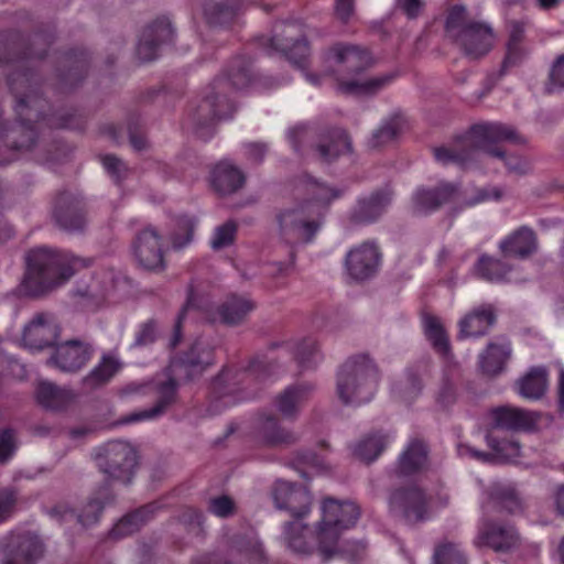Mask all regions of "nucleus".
<instances>
[{"instance_id":"obj_1","label":"nucleus","mask_w":564,"mask_h":564,"mask_svg":"<svg viewBox=\"0 0 564 564\" xmlns=\"http://www.w3.org/2000/svg\"><path fill=\"white\" fill-rule=\"evenodd\" d=\"M25 259L26 270L20 292L31 297L43 295L94 262L91 258H82L68 251L46 247L30 250Z\"/></svg>"},{"instance_id":"obj_2","label":"nucleus","mask_w":564,"mask_h":564,"mask_svg":"<svg viewBox=\"0 0 564 564\" xmlns=\"http://www.w3.org/2000/svg\"><path fill=\"white\" fill-rule=\"evenodd\" d=\"M250 63L245 57L235 58L224 76L217 77L206 88L203 99L192 109L191 118L196 132L213 126L217 120L230 118L235 105L229 98L230 89H243L251 83Z\"/></svg>"},{"instance_id":"obj_3","label":"nucleus","mask_w":564,"mask_h":564,"mask_svg":"<svg viewBox=\"0 0 564 564\" xmlns=\"http://www.w3.org/2000/svg\"><path fill=\"white\" fill-rule=\"evenodd\" d=\"M213 364V350L199 340H196L188 350L174 357L169 367V379L158 384V401L149 410L128 415L123 422L133 423L156 417L176 400L177 386L200 376Z\"/></svg>"},{"instance_id":"obj_4","label":"nucleus","mask_w":564,"mask_h":564,"mask_svg":"<svg viewBox=\"0 0 564 564\" xmlns=\"http://www.w3.org/2000/svg\"><path fill=\"white\" fill-rule=\"evenodd\" d=\"M329 61L337 75V89L346 95H373L382 89L392 77L379 76L364 82L344 80L345 76H355L371 65L368 51L350 44H336L329 50Z\"/></svg>"},{"instance_id":"obj_5","label":"nucleus","mask_w":564,"mask_h":564,"mask_svg":"<svg viewBox=\"0 0 564 564\" xmlns=\"http://www.w3.org/2000/svg\"><path fill=\"white\" fill-rule=\"evenodd\" d=\"M502 141L523 144L527 140L514 127L501 122L475 124L469 130L468 142L474 148L480 149V153L502 161L510 174L524 175L529 173L531 170L529 161L516 154L507 155L505 150L498 145Z\"/></svg>"},{"instance_id":"obj_6","label":"nucleus","mask_w":564,"mask_h":564,"mask_svg":"<svg viewBox=\"0 0 564 564\" xmlns=\"http://www.w3.org/2000/svg\"><path fill=\"white\" fill-rule=\"evenodd\" d=\"M379 370L367 355L346 360L338 370L336 393L344 404L359 405L370 401L377 390Z\"/></svg>"},{"instance_id":"obj_7","label":"nucleus","mask_w":564,"mask_h":564,"mask_svg":"<svg viewBox=\"0 0 564 564\" xmlns=\"http://www.w3.org/2000/svg\"><path fill=\"white\" fill-rule=\"evenodd\" d=\"M322 513L314 540L317 542L322 560L327 562L339 552L337 544L340 533L356 524L360 511L354 502L327 498L323 502Z\"/></svg>"},{"instance_id":"obj_8","label":"nucleus","mask_w":564,"mask_h":564,"mask_svg":"<svg viewBox=\"0 0 564 564\" xmlns=\"http://www.w3.org/2000/svg\"><path fill=\"white\" fill-rule=\"evenodd\" d=\"M276 219L281 238L290 245L313 241L324 223L321 207H314L308 202L282 209Z\"/></svg>"},{"instance_id":"obj_9","label":"nucleus","mask_w":564,"mask_h":564,"mask_svg":"<svg viewBox=\"0 0 564 564\" xmlns=\"http://www.w3.org/2000/svg\"><path fill=\"white\" fill-rule=\"evenodd\" d=\"M99 470L111 479L131 481L138 465L137 451L127 442L110 441L95 456Z\"/></svg>"},{"instance_id":"obj_10","label":"nucleus","mask_w":564,"mask_h":564,"mask_svg":"<svg viewBox=\"0 0 564 564\" xmlns=\"http://www.w3.org/2000/svg\"><path fill=\"white\" fill-rule=\"evenodd\" d=\"M249 435L257 446L263 448H288L300 440L299 434L283 426L275 415L265 413L253 419Z\"/></svg>"},{"instance_id":"obj_11","label":"nucleus","mask_w":564,"mask_h":564,"mask_svg":"<svg viewBox=\"0 0 564 564\" xmlns=\"http://www.w3.org/2000/svg\"><path fill=\"white\" fill-rule=\"evenodd\" d=\"M2 564H35L44 554L40 538L31 532L12 531L0 539Z\"/></svg>"},{"instance_id":"obj_12","label":"nucleus","mask_w":564,"mask_h":564,"mask_svg":"<svg viewBox=\"0 0 564 564\" xmlns=\"http://www.w3.org/2000/svg\"><path fill=\"white\" fill-rule=\"evenodd\" d=\"M389 510L409 523L423 521L427 517L429 500L417 485L400 486L390 491Z\"/></svg>"},{"instance_id":"obj_13","label":"nucleus","mask_w":564,"mask_h":564,"mask_svg":"<svg viewBox=\"0 0 564 564\" xmlns=\"http://www.w3.org/2000/svg\"><path fill=\"white\" fill-rule=\"evenodd\" d=\"M132 251L138 264L143 269L161 271L165 268L163 237L153 226H147L137 232Z\"/></svg>"},{"instance_id":"obj_14","label":"nucleus","mask_w":564,"mask_h":564,"mask_svg":"<svg viewBox=\"0 0 564 564\" xmlns=\"http://www.w3.org/2000/svg\"><path fill=\"white\" fill-rule=\"evenodd\" d=\"M459 195V185L446 181L433 187L420 186L411 197V208L415 215H430L444 205L455 202Z\"/></svg>"},{"instance_id":"obj_15","label":"nucleus","mask_w":564,"mask_h":564,"mask_svg":"<svg viewBox=\"0 0 564 564\" xmlns=\"http://www.w3.org/2000/svg\"><path fill=\"white\" fill-rule=\"evenodd\" d=\"M270 369L271 364L267 357H257L251 360L248 368L243 371L224 369L212 383L213 393L218 399L229 398L237 391L238 386L248 378H264L270 375Z\"/></svg>"},{"instance_id":"obj_16","label":"nucleus","mask_w":564,"mask_h":564,"mask_svg":"<svg viewBox=\"0 0 564 564\" xmlns=\"http://www.w3.org/2000/svg\"><path fill=\"white\" fill-rule=\"evenodd\" d=\"M53 218L55 224L65 231H82L87 224L84 200L69 192L61 193L54 204Z\"/></svg>"},{"instance_id":"obj_17","label":"nucleus","mask_w":564,"mask_h":564,"mask_svg":"<svg viewBox=\"0 0 564 564\" xmlns=\"http://www.w3.org/2000/svg\"><path fill=\"white\" fill-rule=\"evenodd\" d=\"M94 355V348L88 341L70 339L57 345L47 365L64 372H77L84 368Z\"/></svg>"},{"instance_id":"obj_18","label":"nucleus","mask_w":564,"mask_h":564,"mask_svg":"<svg viewBox=\"0 0 564 564\" xmlns=\"http://www.w3.org/2000/svg\"><path fill=\"white\" fill-rule=\"evenodd\" d=\"M520 543L518 530L510 523L485 520L479 525L475 545L496 552H508Z\"/></svg>"},{"instance_id":"obj_19","label":"nucleus","mask_w":564,"mask_h":564,"mask_svg":"<svg viewBox=\"0 0 564 564\" xmlns=\"http://www.w3.org/2000/svg\"><path fill=\"white\" fill-rule=\"evenodd\" d=\"M380 259L381 254L376 243L362 242L347 252L345 269L352 280L365 281L377 272Z\"/></svg>"},{"instance_id":"obj_20","label":"nucleus","mask_w":564,"mask_h":564,"mask_svg":"<svg viewBox=\"0 0 564 564\" xmlns=\"http://www.w3.org/2000/svg\"><path fill=\"white\" fill-rule=\"evenodd\" d=\"M272 496L275 507L288 511L295 519H302L311 511L312 496L303 486L278 481Z\"/></svg>"},{"instance_id":"obj_21","label":"nucleus","mask_w":564,"mask_h":564,"mask_svg":"<svg viewBox=\"0 0 564 564\" xmlns=\"http://www.w3.org/2000/svg\"><path fill=\"white\" fill-rule=\"evenodd\" d=\"M59 336L55 317L45 312L36 313L23 329L22 340L26 347L42 350L53 346Z\"/></svg>"},{"instance_id":"obj_22","label":"nucleus","mask_w":564,"mask_h":564,"mask_svg":"<svg viewBox=\"0 0 564 564\" xmlns=\"http://www.w3.org/2000/svg\"><path fill=\"white\" fill-rule=\"evenodd\" d=\"M512 356V345L508 337L500 335L491 339L478 355V367L482 375L494 378L501 375Z\"/></svg>"},{"instance_id":"obj_23","label":"nucleus","mask_w":564,"mask_h":564,"mask_svg":"<svg viewBox=\"0 0 564 564\" xmlns=\"http://www.w3.org/2000/svg\"><path fill=\"white\" fill-rule=\"evenodd\" d=\"M174 30L169 19L161 18L147 26L137 47L138 58L151 62L158 57L161 45L172 42Z\"/></svg>"},{"instance_id":"obj_24","label":"nucleus","mask_w":564,"mask_h":564,"mask_svg":"<svg viewBox=\"0 0 564 564\" xmlns=\"http://www.w3.org/2000/svg\"><path fill=\"white\" fill-rule=\"evenodd\" d=\"M498 248L506 258L529 259L539 248L536 232L527 225L520 226L501 239Z\"/></svg>"},{"instance_id":"obj_25","label":"nucleus","mask_w":564,"mask_h":564,"mask_svg":"<svg viewBox=\"0 0 564 564\" xmlns=\"http://www.w3.org/2000/svg\"><path fill=\"white\" fill-rule=\"evenodd\" d=\"M508 39L506 42V54L501 64L500 74H505L509 68L523 63L529 56L531 50L527 43V22L521 20H510L506 25Z\"/></svg>"},{"instance_id":"obj_26","label":"nucleus","mask_w":564,"mask_h":564,"mask_svg":"<svg viewBox=\"0 0 564 564\" xmlns=\"http://www.w3.org/2000/svg\"><path fill=\"white\" fill-rule=\"evenodd\" d=\"M393 193L383 188L358 199L350 213V221L356 225H368L378 220L391 204Z\"/></svg>"},{"instance_id":"obj_27","label":"nucleus","mask_w":564,"mask_h":564,"mask_svg":"<svg viewBox=\"0 0 564 564\" xmlns=\"http://www.w3.org/2000/svg\"><path fill=\"white\" fill-rule=\"evenodd\" d=\"M429 466V447L421 438H413L409 442L399 455L393 474L397 477L414 476Z\"/></svg>"},{"instance_id":"obj_28","label":"nucleus","mask_w":564,"mask_h":564,"mask_svg":"<svg viewBox=\"0 0 564 564\" xmlns=\"http://www.w3.org/2000/svg\"><path fill=\"white\" fill-rule=\"evenodd\" d=\"M497 322V311L492 304L484 303L474 307L459 322L458 339L486 335Z\"/></svg>"},{"instance_id":"obj_29","label":"nucleus","mask_w":564,"mask_h":564,"mask_svg":"<svg viewBox=\"0 0 564 564\" xmlns=\"http://www.w3.org/2000/svg\"><path fill=\"white\" fill-rule=\"evenodd\" d=\"M295 193L297 196H303V202H308L314 207H321L323 216L329 204L341 196L340 189L330 187L310 175L299 177Z\"/></svg>"},{"instance_id":"obj_30","label":"nucleus","mask_w":564,"mask_h":564,"mask_svg":"<svg viewBox=\"0 0 564 564\" xmlns=\"http://www.w3.org/2000/svg\"><path fill=\"white\" fill-rule=\"evenodd\" d=\"M315 151L323 162H332L343 154L351 153V138L345 129H327L319 135Z\"/></svg>"},{"instance_id":"obj_31","label":"nucleus","mask_w":564,"mask_h":564,"mask_svg":"<svg viewBox=\"0 0 564 564\" xmlns=\"http://www.w3.org/2000/svg\"><path fill=\"white\" fill-rule=\"evenodd\" d=\"M491 416L496 429L510 431H531L540 419L535 412L511 406L497 408L492 410Z\"/></svg>"},{"instance_id":"obj_32","label":"nucleus","mask_w":564,"mask_h":564,"mask_svg":"<svg viewBox=\"0 0 564 564\" xmlns=\"http://www.w3.org/2000/svg\"><path fill=\"white\" fill-rule=\"evenodd\" d=\"M469 22L467 21V11L464 6L455 4L449 8L445 22V32L453 42L460 39L468 48L473 35H478L481 40L486 39V36L488 37V31L484 28L476 30L473 28L466 29Z\"/></svg>"},{"instance_id":"obj_33","label":"nucleus","mask_w":564,"mask_h":564,"mask_svg":"<svg viewBox=\"0 0 564 564\" xmlns=\"http://www.w3.org/2000/svg\"><path fill=\"white\" fill-rule=\"evenodd\" d=\"M256 303L248 296L230 294L218 305L219 321L227 326L243 324L251 312L256 310Z\"/></svg>"},{"instance_id":"obj_34","label":"nucleus","mask_w":564,"mask_h":564,"mask_svg":"<svg viewBox=\"0 0 564 564\" xmlns=\"http://www.w3.org/2000/svg\"><path fill=\"white\" fill-rule=\"evenodd\" d=\"M63 70L58 69V79L63 88H73L87 74L88 56L84 50H74L62 56Z\"/></svg>"},{"instance_id":"obj_35","label":"nucleus","mask_w":564,"mask_h":564,"mask_svg":"<svg viewBox=\"0 0 564 564\" xmlns=\"http://www.w3.org/2000/svg\"><path fill=\"white\" fill-rule=\"evenodd\" d=\"M313 387L310 384H295L288 387L275 398V406L285 419L294 420L301 406L308 399Z\"/></svg>"},{"instance_id":"obj_36","label":"nucleus","mask_w":564,"mask_h":564,"mask_svg":"<svg viewBox=\"0 0 564 564\" xmlns=\"http://www.w3.org/2000/svg\"><path fill=\"white\" fill-rule=\"evenodd\" d=\"M243 173L229 162H220L212 173V184L220 195H228L237 192L245 184Z\"/></svg>"},{"instance_id":"obj_37","label":"nucleus","mask_w":564,"mask_h":564,"mask_svg":"<svg viewBox=\"0 0 564 564\" xmlns=\"http://www.w3.org/2000/svg\"><path fill=\"white\" fill-rule=\"evenodd\" d=\"M423 332L433 350L444 359L452 357V346L448 334L442 321L432 314L422 317Z\"/></svg>"},{"instance_id":"obj_38","label":"nucleus","mask_w":564,"mask_h":564,"mask_svg":"<svg viewBox=\"0 0 564 564\" xmlns=\"http://www.w3.org/2000/svg\"><path fill=\"white\" fill-rule=\"evenodd\" d=\"M468 138L469 132L463 139L462 143L455 148H435L433 150L435 160L444 165L456 163L464 166L470 161L478 160L480 155V149H476L470 145Z\"/></svg>"},{"instance_id":"obj_39","label":"nucleus","mask_w":564,"mask_h":564,"mask_svg":"<svg viewBox=\"0 0 564 564\" xmlns=\"http://www.w3.org/2000/svg\"><path fill=\"white\" fill-rule=\"evenodd\" d=\"M240 11L239 0H206L204 15L210 25H227Z\"/></svg>"},{"instance_id":"obj_40","label":"nucleus","mask_w":564,"mask_h":564,"mask_svg":"<svg viewBox=\"0 0 564 564\" xmlns=\"http://www.w3.org/2000/svg\"><path fill=\"white\" fill-rule=\"evenodd\" d=\"M158 510L159 505L156 502H151L128 513L113 527L110 532L111 536L118 539L132 534L138 531L141 525L148 522Z\"/></svg>"},{"instance_id":"obj_41","label":"nucleus","mask_w":564,"mask_h":564,"mask_svg":"<svg viewBox=\"0 0 564 564\" xmlns=\"http://www.w3.org/2000/svg\"><path fill=\"white\" fill-rule=\"evenodd\" d=\"M36 400L47 410L61 411L73 402L74 394L51 382H41L36 389Z\"/></svg>"},{"instance_id":"obj_42","label":"nucleus","mask_w":564,"mask_h":564,"mask_svg":"<svg viewBox=\"0 0 564 564\" xmlns=\"http://www.w3.org/2000/svg\"><path fill=\"white\" fill-rule=\"evenodd\" d=\"M513 270V267L502 259H498L488 254H481L476 264V274L494 283L507 282L509 273Z\"/></svg>"},{"instance_id":"obj_43","label":"nucleus","mask_w":564,"mask_h":564,"mask_svg":"<svg viewBox=\"0 0 564 564\" xmlns=\"http://www.w3.org/2000/svg\"><path fill=\"white\" fill-rule=\"evenodd\" d=\"M489 499L495 508L514 514L523 510L522 498L512 485L494 484L489 488Z\"/></svg>"},{"instance_id":"obj_44","label":"nucleus","mask_w":564,"mask_h":564,"mask_svg":"<svg viewBox=\"0 0 564 564\" xmlns=\"http://www.w3.org/2000/svg\"><path fill=\"white\" fill-rule=\"evenodd\" d=\"M480 29L484 28L486 31H488V37L481 40V37H478V35H473L470 37V45L469 50L468 47L463 43L460 39H457L454 43L458 45V47L463 51L464 55L467 56L470 59H478L485 55H487L495 44V33L494 30L489 24L477 22V21H470L467 24L466 29Z\"/></svg>"},{"instance_id":"obj_45","label":"nucleus","mask_w":564,"mask_h":564,"mask_svg":"<svg viewBox=\"0 0 564 564\" xmlns=\"http://www.w3.org/2000/svg\"><path fill=\"white\" fill-rule=\"evenodd\" d=\"M547 388V372L544 367H533L518 381V392L525 399L538 400Z\"/></svg>"},{"instance_id":"obj_46","label":"nucleus","mask_w":564,"mask_h":564,"mask_svg":"<svg viewBox=\"0 0 564 564\" xmlns=\"http://www.w3.org/2000/svg\"><path fill=\"white\" fill-rule=\"evenodd\" d=\"M271 46L275 51L282 52L299 67H304L310 54L308 43L304 37L291 42V39L289 37H280L279 35H275L271 39Z\"/></svg>"},{"instance_id":"obj_47","label":"nucleus","mask_w":564,"mask_h":564,"mask_svg":"<svg viewBox=\"0 0 564 564\" xmlns=\"http://www.w3.org/2000/svg\"><path fill=\"white\" fill-rule=\"evenodd\" d=\"M112 499L108 487L100 488L75 518L83 527H90L99 521L104 507Z\"/></svg>"},{"instance_id":"obj_48","label":"nucleus","mask_w":564,"mask_h":564,"mask_svg":"<svg viewBox=\"0 0 564 564\" xmlns=\"http://www.w3.org/2000/svg\"><path fill=\"white\" fill-rule=\"evenodd\" d=\"M285 541L288 546L300 554H308L314 549V541L311 539L308 528L299 522H288L284 527Z\"/></svg>"},{"instance_id":"obj_49","label":"nucleus","mask_w":564,"mask_h":564,"mask_svg":"<svg viewBox=\"0 0 564 564\" xmlns=\"http://www.w3.org/2000/svg\"><path fill=\"white\" fill-rule=\"evenodd\" d=\"M388 443V434L381 432L369 434L356 444L354 455L362 462L371 463L379 457Z\"/></svg>"},{"instance_id":"obj_50","label":"nucleus","mask_w":564,"mask_h":564,"mask_svg":"<svg viewBox=\"0 0 564 564\" xmlns=\"http://www.w3.org/2000/svg\"><path fill=\"white\" fill-rule=\"evenodd\" d=\"M118 369L119 362L117 359L110 356H104L99 364L84 377L83 383L88 389L101 387L110 381Z\"/></svg>"},{"instance_id":"obj_51","label":"nucleus","mask_w":564,"mask_h":564,"mask_svg":"<svg viewBox=\"0 0 564 564\" xmlns=\"http://www.w3.org/2000/svg\"><path fill=\"white\" fill-rule=\"evenodd\" d=\"M174 229L170 239L175 249H181L192 241L196 220L187 215H180L173 219Z\"/></svg>"},{"instance_id":"obj_52","label":"nucleus","mask_w":564,"mask_h":564,"mask_svg":"<svg viewBox=\"0 0 564 564\" xmlns=\"http://www.w3.org/2000/svg\"><path fill=\"white\" fill-rule=\"evenodd\" d=\"M433 564H468V561L458 544L443 541L434 549Z\"/></svg>"},{"instance_id":"obj_53","label":"nucleus","mask_w":564,"mask_h":564,"mask_svg":"<svg viewBox=\"0 0 564 564\" xmlns=\"http://www.w3.org/2000/svg\"><path fill=\"white\" fill-rule=\"evenodd\" d=\"M486 441L487 445L500 458L509 460L520 456L521 446L516 440H499L494 435V433H488Z\"/></svg>"},{"instance_id":"obj_54","label":"nucleus","mask_w":564,"mask_h":564,"mask_svg":"<svg viewBox=\"0 0 564 564\" xmlns=\"http://www.w3.org/2000/svg\"><path fill=\"white\" fill-rule=\"evenodd\" d=\"M503 196L502 188L498 186H485V187H476L473 192V195L466 197L464 200L459 203V209L473 207L475 205L489 202V200H500Z\"/></svg>"},{"instance_id":"obj_55","label":"nucleus","mask_w":564,"mask_h":564,"mask_svg":"<svg viewBox=\"0 0 564 564\" xmlns=\"http://www.w3.org/2000/svg\"><path fill=\"white\" fill-rule=\"evenodd\" d=\"M237 234V224L234 220H228L218 226L214 230L210 239V247L213 250H221L231 246L235 242Z\"/></svg>"},{"instance_id":"obj_56","label":"nucleus","mask_w":564,"mask_h":564,"mask_svg":"<svg viewBox=\"0 0 564 564\" xmlns=\"http://www.w3.org/2000/svg\"><path fill=\"white\" fill-rule=\"evenodd\" d=\"M401 131L399 119H390L386 121L378 130H376L369 140L371 148H379L394 140Z\"/></svg>"},{"instance_id":"obj_57","label":"nucleus","mask_w":564,"mask_h":564,"mask_svg":"<svg viewBox=\"0 0 564 564\" xmlns=\"http://www.w3.org/2000/svg\"><path fill=\"white\" fill-rule=\"evenodd\" d=\"M159 336L158 323L154 319H149L142 323L135 333L132 347L141 348L152 345Z\"/></svg>"},{"instance_id":"obj_58","label":"nucleus","mask_w":564,"mask_h":564,"mask_svg":"<svg viewBox=\"0 0 564 564\" xmlns=\"http://www.w3.org/2000/svg\"><path fill=\"white\" fill-rule=\"evenodd\" d=\"M294 354L302 367H311V365L317 360L318 350L316 341L313 339H304L296 345Z\"/></svg>"},{"instance_id":"obj_59","label":"nucleus","mask_w":564,"mask_h":564,"mask_svg":"<svg viewBox=\"0 0 564 564\" xmlns=\"http://www.w3.org/2000/svg\"><path fill=\"white\" fill-rule=\"evenodd\" d=\"M208 510L219 518H228L235 512V502L225 495L215 497L209 500Z\"/></svg>"},{"instance_id":"obj_60","label":"nucleus","mask_w":564,"mask_h":564,"mask_svg":"<svg viewBox=\"0 0 564 564\" xmlns=\"http://www.w3.org/2000/svg\"><path fill=\"white\" fill-rule=\"evenodd\" d=\"M311 135V130L306 124H296L289 129L288 138L296 153H302L304 143Z\"/></svg>"},{"instance_id":"obj_61","label":"nucleus","mask_w":564,"mask_h":564,"mask_svg":"<svg viewBox=\"0 0 564 564\" xmlns=\"http://www.w3.org/2000/svg\"><path fill=\"white\" fill-rule=\"evenodd\" d=\"M17 448L15 434L13 430L7 429L0 433V463H7Z\"/></svg>"},{"instance_id":"obj_62","label":"nucleus","mask_w":564,"mask_h":564,"mask_svg":"<svg viewBox=\"0 0 564 564\" xmlns=\"http://www.w3.org/2000/svg\"><path fill=\"white\" fill-rule=\"evenodd\" d=\"M104 167L110 176L117 182H121L128 173L126 164L115 155H105L102 158Z\"/></svg>"},{"instance_id":"obj_63","label":"nucleus","mask_w":564,"mask_h":564,"mask_svg":"<svg viewBox=\"0 0 564 564\" xmlns=\"http://www.w3.org/2000/svg\"><path fill=\"white\" fill-rule=\"evenodd\" d=\"M556 88H564V55L558 56L553 63L546 91L551 94Z\"/></svg>"},{"instance_id":"obj_64","label":"nucleus","mask_w":564,"mask_h":564,"mask_svg":"<svg viewBox=\"0 0 564 564\" xmlns=\"http://www.w3.org/2000/svg\"><path fill=\"white\" fill-rule=\"evenodd\" d=\"M355 12V0H335V14L343 23H347Z\"/></svg>"}]
</instances>
